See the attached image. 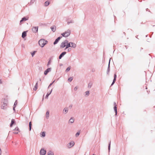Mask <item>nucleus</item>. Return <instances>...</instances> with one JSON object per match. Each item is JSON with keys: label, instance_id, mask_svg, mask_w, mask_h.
Segmentation results:
<instances>
[{"label": "nucleus", "instance_id": "obj_1", "mask_svg": "<svg viewBox=\"0 0 155 155\" xmlns=\"http://www.w3.org/2000/svg\"><path fill=\"white\" fill-rule=\"evenodd\" d=\"M48 41L44 39H41L38 41V44L41 47H43L46 44H47Z\"/></svg>", "mask_w": 155, "mask_h": 155}, {"label": "nucleus", "instance_id": "obj_2", "mask_svg": "<svg viewBox=\"0 0 155 155\" xmlns=\"http://www.w3.org/2000/svg\"><path fill=\"white\" fill-rule=\"evenodd\" d=\"M71 31L68 29L65 32L61 34L62 36L65 37H67L70 34Z\"/></svg>", "mask_w": 155, "mask_h": 155}, {"label": "nucleus", "instance_id": "obj_3", "mask_svg": "<svg viewBox=\"0 0 155 155\" xmlns=\"http://www.w3.org/2000/svg\"><path fill=\"white\" fill-rule=\"evenodd\" d=\"M68 41L67 40H66L64 41L63 42L61 45H60V48H63L64 47H65L66 46V44L67 43H68Z\"/></svg>", "mask_w": 155, "mask_h": 155}, {"label": "nucleus", "instance_id": "obj_4", "mask_svg": "<svg viewBox=\"0 0 155 155\" xmlns=\"http://www.w3.org/2000/svg\"><path fill=\"white\" fill-rule=\"evenodd\" d=\"M7 101L5 100V102H3V104L1 106V108L3 109H5L6 108L7 106Z\"/></svg>", "mask_w": 155, "mask_h": 155}, {"label": "nucleus", "instance_id": "obj_5", "mask_svg": "<svg viewBox=\"0 0 155 155\" xmlns=\"http://www.w3.org/2000/svg\"><path fill=\"white\" fill-rule=\"evenodd\" d=\"M46 153V151L44 148H41L40 152V155H45Z\"/></svg>", "mask_w": 155, "mask_h": 155}, {"label": "nucleus", "instance_id": "obj_6", "mask_svg": "<svg viewBox=\"0 0 155 155\" xmlns=\"http://www.w3.org/2000/svg\"><path fill=\"white\" fill-rule=\"evenodd\" d=\"M31 29L33 33H36L38 31V27L33 26L32 27Z\"/></svg>", "mask_w": 155, "mask_h": 155}, {"label": "nucleus", "instance_id": "obj_7", "mask_svg": "<svg viewBox=\"0 0 155 155\" xmlns=\"http://www.w3.org/2000/svg\"><path fill=\"white\" fill-rule=\"evenodd\" d=\"M74 144V141H72L68 143L67 145V147L68 148H71L72 147Z\"/></svg>", "mask_w": 155, "mask_h": 155}, {"label": "nucleus", "instance_id": "obj_8", "mask_svg": "<svg viewBox=\"0 0 155 155\" xmlns=\"http://www.w3.org/2000/svg\"><path fill=\"white\" fill-rule=\"evenodd\" d=\"M110 59L108 63V67L107 70V74L109 75V72L110 71Z\"/></svg>", "mask_w": 155, "mask_h": 155}, {"label": "nucleus", "instance_id": "obj_9", "mask_svg": "<svg viewBox=\"0 0 155 155\" xmlns=\"http://www.w3.org/2000/svg\"><path fill=\"white\" fill-rule=\"evenodd\" d=\"M51 68H48L44 72V74L45 75H47L48 73L50 72L51 71Z\"/></svg>", "mask_w": 155, "mask_h": 155}, {"label": "nucleus", "instance_id": "obj_10", "mask_svg": "<svg viewBox=\"0 0 155 155\" xmlns=\"http://www.w3.org/2000/svg\"><path fill=\"white\" fill-rule=\"evenodd\" d=\"M13 130H15V131L13 133L15 134H17L18 133V132H19V129L18 127H16Z\"/></svg>", "mask_w": 155, "mask_h": 155}, {"label": "nucleus", "instance_id": "obj_11", "mask_svg": "<svg viewBox=\"0 0 155 155\" xmlns=\"http://www.w3.org/2000/svg\"><path fill=\"white\" fill-rule=\"evenodd\" d=\"M68 107H66L64 108L63 110V113L64 114H66L68 112Z\"/></svg>", "mask_w": 155, "mask_h": 155}, {"label": "nucleus", "instance_id": "obj_12", "mask_svg": "<svg viewBox=\"0 0 155 155\" xmlns=\"http://www.w3.org/2000/svg\"><path fill=\"white\" fill-rule=\"evenodd\" d=\"M66 52L65 51L63 52H62L59 56V59H61V58L66 54Z\"/></svg>", "mask_w": 155, "mask_h": 155}, {"label": "nucleus", "instance_id": "obj_13", "mask_svg": "<svg viewBox=\"0 0 155 155\" xmlns=\"http://www.w3.org/2000/svg\"><path fill=\"white\" fill-rule=\"evenodd\" d=\"M70 43L71 44V47L73 48H75L76 47V45L75 43L72 42H71Z\"/></svg>", "mask_w": 155, "mask_h": 155}, {"label": "nucleus", "instance_id": "obj_14", "mask_svg": "<svg viewBox=\"0 0 155 155\" xmlns=\"http://www.w3.org/2000/svg\"><path fill=\"white\" fill-rule=\"evenodd\" d=\"M51 30L54 32H55L56 30V27L54 25L51 26Z\"/></svg>", "mask_w": 155, "mask_h": 155}, {"label": "nucleus", "instance_id": "obj_15", "mask_svg": "<svg viewBox=\"0 0 155 155\" xmlns=\"http://www.w3.org/2000/svg\"><path fill=\"white\" fill-rule=\"evenodd\" d=\"M67 45H66V46L64 49L65 50L66 49L68 48H69L70 47H71V44L70 43V42L69 43L68 42V43H67Z\"/></svg>", "mask_w": 155, "mask_h": 155}, {"label": "nucleus", "instance_id": "obj_16", "mask_svg": "<svg viewBox=\"0 0 155 155\" xmlns=\"http://www.w3.org/2000/svg\"><path fill=\"white\" fill-rule=\"evenodd\" d=\"M26 32V31H24L22 32V37L23 38H24L26 36L27 34Z\"/></svg>", "mask_w": 155, "mask_h": 155}, {"label": "nucleus", "instance_id": "obj_17", "mask_svg": "<svg viewBox=\"0 0 155 155\" xmlns=\"http://www.w3.org/2000/svg\"><path fill=\"white\" fill-rule=\"evenodd\" d=\"M15 123V121L14 119H12L11 120V123L10 124V126L11 127H12L13 125Z\"/></svg>", "mask_w": 155, "mask_h": 155}, {"label": "nucleus", "instance_id": "obj_18", "mask_svg": "<svg viewBox=\"0 0 155 155\" xmlns=\"http://www.w3.org/2000/svg\"><path fill=\"white\" fill-rule=\"evenodd\" d=\"M38 82H37L35 84V85L34 86V87L33 88V90L35 91H36L38 88Z\"/></svg>", "mask_w": 155, "mask_h": 155}, {"label": "nucleus", "instance_id": "obj_19", "mask_svg": "<svg viewBox=\"0 0 155 155\" xmlns=\"http://www.w3.org/2000/svg\"><path fill=\"white\" fill-rule=\"evenodd\" d=\"M74 121V118L72 117L71 118L69 121V123H71V124L73 123Z\"/></svg>", "mask_w": 155, "mask_h": 155}, {"label": "nucleus", "instance_id": "obj_20", "mask_svg": "<svg viewBox=\"0 0 155 155\" xmlns=\"http://www.w3.org/2000/svg\"><path fill=\"white\" fill-rule=\"evenodd\" d=\"M66 21H67L68 25H69L70 23H74V21L72 20H68Z\"/></svg>", "mask_w": 155, "mask_h": 155}, {"label": "nucleus", "instance_id": "obj_21", "mask_svg": "<svg viewBox=\"0 0 155 155\" xmlns=\"http://www.w3.org/2000/svg\"><path fill=\"white\" fill-rule=\"evenodd\" d=\"M89 94H90L89 91H86L85 92V96L86 97H87L89 95Z\"/></svg>", "mask_w": 155, "mask_h": 155}, {"label": "nucleus", "instance_id": "obj_22", "mask_svg": "<svg viewBox=\"0 0 155 155\" xmlns=\"http://www.w3.org/2000/svg\"><path fill=\"white\" fill-rule=\"evenodd\" d=\"M92 84L93 83L92 82H90L88 84V87L89 88H90L91 87Z\"/></svg>", "mask_w": 155, "mask_h": 155}, {"label": "nucleus", "instance_id": "obj_23", "mask_svg": "<svg viewBox=\"0 0 155 155\" xmlns=\"http://www.w3.org/2000/svg\"><path fill=\"white\" fill-rule=\"evenodd\" d=\"M48 155H54L53 152L51 151L50 150L48 152Z\"/></svg>", "mask_w": 155, "mask_h": 155}, {"label": "nucleus", "instance_id": "obj_24", "mask_svg": "<svg viewBox=\"0 0 155 155\" xmlns=\"http://www.w3.org/2000/svg\"><path fill=\"white\" fill-rule=\"evenodd\" d=\"M52 91V89L49 93H48L45 97V98H48V96L50 95V94H51Z\"/></svg>", "mask_w": 155, "mask_h": 155}, {"label": "nucleus", "instance_id": "obj_25", "mask_svg": "<svg viewBox=\"0 0 155 155\" xmlns=\"http://www.w3.org/2000/svg\"><path fill=\"white\" fill-rule=\"evenodd\" d=\"M45 132L44 131L41 132V137H45Z\"/></svg>", "mask_w": 155, "mask_h": 155}, {"label": "nucleus", "instance_id": "obj_26", "mask_svg": "<svg viewBox=\"0 0 155 155\" xmlns=\"http://www.w3.org/2000/svg\"><path fill=\"white\" fill-rule=\"evenodd\" d=\"M114 110L115 113V115L116 116V115H117V107L115 106L114 107Z\"/></svg>", "mask_w": 155, "mask_h": 155}, {"label": "nucleus", "instance_id": "obj_27", "mask_svg": "<svg viewBox=\"0 0 155 155\" xmlns=\"http://www.w3.org/2000/svg\"><path fill=\"white\" fill-rule=\"evenodd\" d=\"M50 2L48 1L45 2V6H47L49 5Z\"/></svg>", "mask_w": 155, "mask_h": 155}, {"label": "nucleus", "instance_id": "obj_28", "mask_svg": "<svg viewBox=\"0 0 155 155\" xmlns=\"http://www.w3.org/2000/svg\"><path fill=\"white\" fill-rule=\"evenodd\" d=\"M49 112L48 111H47L46 113V118L47 119H48L49 117Z\"/></svg>", "mask_w": 155, "mask_h": 155}, {"label": "nucleus", "instance_id": "obj_29", "mask_svg": "<svg viewBox=\"0 0 155 155\" xmlns=\"http://www.w3.org/2000/svg\"><path fill=\"white\" fill-rule=\"evenodd\" d=\"M31 122H30L29 123V130L31 131Z\"/></svg>", "mask_w": 155, "mask_h": 155}, {"label": "nucleus", "instance_id": "obj_30", "mask_svg": "<svg viewBox=\"0 0 155 155\" xmlns=\"http://www.w3.org/2000/svg\"><path fill=\"white\" fill-rule=\"evenodd\" d=\"M70 67H68L65 70L66 72H68V71H70Z\"/></svg>", "mask_w": 155, "mask_h": 155}, {"label": "nucleus", "instance_id": "obj_31", "mask_svg": "<svg viewBox=\"0 0 155 155\" xmlns=\"http://www.w3.org/2000/svg\"><path fill=\"white\" fill-rule=\"evenodd\" d=\"M110 143H111V142L110 141L109 144V145H108V150L109 152H110Z\"/></svg>", "mask_w": 155, "mask_h": 155}, {"label": "nucleus", "instance_id": "obj_32", "mask_svg": "<svg viewBox=\"0 0 155 155\" xmlns=\"http://www.w3.org/2000/svg\"><path fill=\"white\" fill-rule=\"evenodd\" d=\"M59 41L57 39H56L55 40V41L54 42V45H55L56 44H57L58 42Z\"/></svg>", "mask_w": 155, "mask_h": 155}, {"label": "nucleus", "instance_id": "obj_33", "mask_svg": "<svg viewBox=\"0 0 155 155\" xmlns=\"http://www.w3.org/2000/svg\"><path fill=\"white\" fill-rule=\"evenodd\" d=\"M116 78H114V79H113V82L111 84V85H112L116 81Z\"/></svg>", "mask_w": 155, "mask_h": 155}, {"label": "nucleus", "instance_id": "obj_34", "mask_svg": "<svg viewBox=\"0 0 155 155\" xmlns=\"http://www.w3.org/2000/svg\"><path fill=\"white\" fill-rule=\"evenodd\" d=\"M72 80H73V78L72 77H71L68 78V81L69 82H71L72 81Z\"/></svg>", "mask_w": 155, "mask_h": 155}, {"label": "nucleus", "instance_id": "obj_35", "mask_svg": "<svg viewBox=\"0 0 155 155\" xmlns=\"http://www.w3.org/2000/svg\"><path fill=\"white\" fill-rule=\"evenodd\" d=\"M22 21H25L26 20H28L25 17H24L22 19Z\"/></svg>", "mask_w": 155, "mask_h": 155}, {"label": "nucleus", "instance_id": "obj_36", "mask_svg": "<svg viewBox=\"0 0 155 155\" xmlns=\"http://www.w3.org/2000/svg\"><path fill=\"white\" fill-rule=\"evenodd\" d=\"M51 63V60H49V61H48V64H47V66L48 67V66H49L50 64Z\"/></svg>", "mask_w": 155, "mask_h": 155}, {"label": "nucleus", "instance_id": "obj_37", "mask_svg": "<svg viewBox=\"0 0 155 155\" xmlns=\"http://www.w3.org/2000/svg\"><path fill=\"white\" fill-rule=\"evenodd\" d=\"M36 52V51H35L33 53H31V55L32 57H33L34 55H35V53Z\"/></svg>", "mask_w": 155, "mask_h": 155}, {"label": "nucleus", "instance_id": "obj_38", "mask_svg": "<svg viewBox=\"0 0 155 155\" xmlns=\"http://www.w3.org/2000/svg\"><path fill=\"white\" fill-rule=\"evenodd\" d=\"M80 134L79 132H77L75 134V136L76 137H78Z\"/></svg>", "mask_w": 155, "mask_h": 155}, {"label": "nucleus", "instance_id": "obj_39", "mask_svg": "<svg viewBox=\"0 0 155 155\" xmlns=\"http://www.w3.org/2000/svg\"><path fill=\"white\" fill-rule=\"evenodd\" d=\"M55 81H54L52 83H51L49 85L48 87V88H49L52 85V84H53V83H54V82Z\"/></svg>", "mask_w": 155, "mask_h": 155}, {"label": "nucleus", "instance_id": "obj_40", "mask_svg": "<svg viewBox=\"0 0 155 155\" xmlns=\"http://www.w3.org/2000/svg\"><path fill=\"white\" fill-rule=\"evenodd\" d=\"M17 101L16 100L14 103V106H15L16 107V105H17Z\"/></svg>", "mask_w": 155, "mask_h": 155}, {"label": "nucleus", "instance_id": "obj_41", "mask_svg": "<svg viewBox=\"0 0 155 155\" xmlns=\"http://www.w3.org/2000/svg\"><path fill=\"white\" fill-rule=\"evenodd\" d=\"M35 0H31L30 2V4H32L33 3H34V2H35Z\"/></svg>", "mask_w": 155, "mask_h": 155}, {"label": "nucleus", "instance_id": "obj_42", "mask_svg": "<svg viewBox=\"0 0 155 155\" xmlns=\"http://www.w3.org/2000/svg\"><path fill=\"white\" fill-rule=\"evenodd\" d=\"M78 89V87L77 86L75 87L74 88V91H76L77 90V89Z\"/></svg>", "mask_w": 155, "mask_h": 155}, {"label": "nucleus", "instance_id": "obj_43", "mask_svg": "<svg viewBox=\"0 0 155 155\" xmlns=\"http://www.w3.org/2000/svg\"><path fill=\"white\" fill-rule=\"evenodd\" d=\"M62 36H61V37H60H60H58V38H57V39L58 40V41H59V40H60V39L62 38Z\"/></svg>", "mask_w": 155, "mask_h": 155}, {"label": "nucleus", "instance_id": "obj_44", "mask_svg": "<svg viewBox=\"0 0 155 155\" xmlns=\"http://www.w3.org/2000/svg\"><path fill=\"white\" fill-rule=\"evenodd\" d=\"M114 78H117V75H116V74H114Z\"/></svg>", "mask_w": 155, "mask_h": 155}, {"label": "nucleus", "instance_id": "obj_45", "mask_svg": "<svg viewBox=\"0 0 155 155\" xmlns=\"http://www.w3.org/2000/svg\"><path fill=\"white\" fill-rule=\"evenodd\" d=\"M71 48H68V52H69L70 51H71Z\"/></svg>", "mask_w": 155, "mask_h": 155}, {"label": "nucleus", "instance_id": "obj_46", "mask_svg": "<svg viewBox=\"0 0 155 155\" xmlns=\"http://www.w3.org/2000/svg\"><path fill=\"white\" fill-rule=\"evenodd\" d=\"M16 107L15 106H14V107H13V110L15 111V107Z\"/></svg>", "mask_w": 155, "mask_h": 155}, {"label": "nucleus", "instance_id": "obj_47", "mask_svg": "<svg viewBox=\"0 0 155 155\" xmlns=\"http://www.w3.org/2000/svg\"><path fill=\"white\" fill-rule=\"evenodd\" d=\"M95 71V69H93L92 70V72H94Z\"/></svg>", "mask_w": 155, "mask_h": 155}, {"label": "nucleus", "instance_id": "obj_48", "mask_svg": "<svg viewBox=\"0 0 155 155\" xmlns=\"http://www.w3.org/2000/svg\"><path fill=\"white\" fill-rule=\"evenodd\" d=\"M114 106H116V103L115 102H114Z\"/></svg>", "mask_w": 155, "mask_h": 155}, {"label": "nucleus", "instance_id": "obj_49", "mask_svg": "<svg viewBox=\"0 0 155 155\" xmlns=\"http://www.w3.org/2000/svg\"><path fill=\"white\" fill-rule=\"evenodd\" d=\"M2 83V82L1 79H0V84H1Z\"/></svg>", "mask_w": 155, "mask_h": 155}, {"label": "nucleus", "instance_id": "obj_50", "mask_svg": "<svg viewBox=\"0 0 155 155\" xmlns=\"http://www.w3.org/2000/svg\"><path fill=\"white\" fill-rule=\"evenodd\" d=\"M72 105H71L69 106V107L71 108L72 107Z\"/></svg>", "mask_w": 155, "mask_h": 155}, {"label": "nucleus", "instance_id": "obj_51", "mask_svg": "<svg viewBox=\"0 0 155 155\" xmlns=\"http://www.w3.org/2000/svg\"><path fill=\"white\" fill-rule=\"evenodd\" d=\"M23 21H22V20L21 19V21H20V24Z\"/></svg>", "mask_w": 155, "mask_h": 155}, {"label": "nucleus", "instance_id": "obj_52", "mask_svg": "<svg viewBox=\"0 0 155 155\" xmlns=\"http://www.w3.org/2000/svg\"><path fill=\"white\" fill-rule=\"evenodd\" d=\"M39 80H40V81H41V78H40V79H39Z\"/></svg>", "mask_w": 155, "mask_h": 155}, {"label": "nucleus", "instance_id": "obj_53", "mask_svg": "<svg viewBox=\"0 0 155 155\" xmlns=\"http://www.w3.org/2000/svg\"><path fill=\"white\" fill-rule=\"evenodd\" d=\"M10 132V131H9V133Z\"/></svg>", "mask_w": 155, "mask_h": 155}]
</instances>
